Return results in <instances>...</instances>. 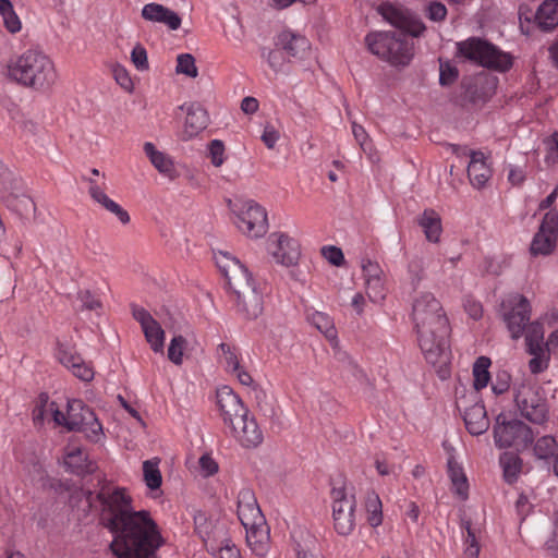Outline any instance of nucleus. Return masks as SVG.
Returning a JSON list of instances; mask_svg holds the SVG:
<instances>
[{
	"instance_id": "obj_18",
	"label": "nucleus",
	"mask_w": 558,
	"mask_h": 558,
	"mask_svg": "<svg viewBox=\"0 0 558 558\" xmlns=\"http://www.w3.org/2000/svg\"><path fill=\"white\" fill-rule=\"evenodd\" d=\"M56 357L62 365L69 368L75 377L84 381H89L94 378L92 366L76 354L70 345L58 342Z\"/></svg>"
},
{
	"instance_id": "obj_36",
	"label": "nucleus",
	"mask_w": 558,
	"mask_h": 558,
	"mask_svg": "<svg viewBox=\"0 0 558 558\" xmlns=\"http://www.w3.org/2000/svg\"><path fill=\"white\" fill-rule=\"evenodd\" d=\"M218 357L227 372L231 373L241 366V356L238 348L229 343H220L218 347Z\"/></svg>"
},
{
	"instance_id": "obj_48",
	"label": "nucleus",
	"mask_w": 558,
	"mask_h": 558,
	"mask_svg": "<svg viewBox=\"0 0 558 558\" xmlns=\"http://www.w3.org/2000/svg\"><path fill=\"white\" fill-rule=\"evenodd\" d=\"M185 342L182 336H175L171 339L168 348V359L175 365L182 364Z\"/></svg>"
},
{
	"instance_id": "obj_52",
	"label": "nucleus",
	"mask_w": 558,
	"mask_h": 558,
	"mask_svg": "<svg viewBox=\"0 0 558 558\" xmlns=\"http://www.w3.org/2000/svg\"><path fill=\"white\" fill-rule=\"evenodd\" d=\"M209 158L215 167H220L225 162V145L219 140H213L208 145Z\"/></svg>"
},
{
	"instance_id": "obj_32",
	"label": "nucleus",
	"mask_w": 558,
	"mask_h": 558,
	"mask_svg": "<svg viewBox=\"0 0 558 558\" xmlns=\"http://www.w3.org/2000/svg\"><path fill=\"white\" fill-rule=\"evenodd\" d=\"M448 475L452 484L454 493L465 499L469 492V482L464 473L463 466L456 460L453 456L448 458Z\"/></svg>"
},
{
	"instance_id": "obj_13",
	"label": "nucleus",
	"mask_w": 558,
	"mask_h": 558,
	"mask_svg": "<svg viewBox=\"0 0 558 558\" xmlns=\"http://www.w3.org/2000/svg\"><path fill=\"white\" fill-rule=\"evenodd\" d=\"M558 239V213L556 209H549L535 233L530 252L532 255H549L556 247Z\"/></svg>"
},
{
	"instance_id": "obj_34",
	"label": "nucleus",
	"mask_w": 558,
	"mask_h": 558,
	"mask_svg": "<svg viewBox=\"0 0 558 558\" xmlns=\"http://www.w3.org/2000/svg\"><path fill=\"white\" fill-rule=\"evenodd\" d=\"M366 521L372 527H378L384 520L383 504L377 493L371 490L364 499Z\"/></svg>"
},
{
	"instance_id": "obj_33",
	"label": "nucleus",
	"mask_w": 558,
	"mask_h": 558,
	"mask_svg": "<svg viewBox=\"0 0 558 558\" xmlns=\"http://www.w3.org/2000/svg\"><path fill=\"white\" fill-rule=\"evenodd\" d=\"M418 225L430 242H438L442 228L440 216L433 209H425L418 218Z\"/></svg>"
},
{
	"instance_id": "obj_41",
	"label": "nucleus",
	"mask_w": 558,
	"mask_h": 558,
	"mask_svg": "<svg viewBox=\"0 0 558 558\" xmlns=\"http://www.w3.org/2000/svg\"><path fill=\"white\" fill-rule=\"evenodd\" d=\"M143 477L146 486L151 489H158L162 483L161 472L159 470V460H146L143 463Z\"/></svg>"
},
{
	"instance_id": "obj_60",
	"label": "nucleus",
	"mask_w": 558,
	"mask_h": 558,
	"mask_svg": "<svg viewBox=\"0 0 558 558\" xmlns=\"http://www.w3.org/2000/svg\"><path fill=\"white\" fill-rule=\"evenodd\" d=\"M3 24L5 28L14 34L21 31L22 23L17 16V14L14 12V9L9 11L5 15L2 16Z\"/></svg>"
},
{
	"instance_id": "obj_38",
	"label": "nucleus",
	"mask_w": 558,
	"mask_h": 558,
	"mask_svg": "<svg viewBox=\"0 0 558 558\" xmlns=\"http://www.w3.org/2000/svg\"><path fill=\"white\" fill-rule=\"evenodd\" d=\"M500 465L504 470V477L507 483L512 484L517 481L518 475L521 472L522 461L521 459L511 452H505L500 457Z\"/></svg>"
},
{
	"instance_id": "obj_16",
	"label": "nucleus",
	"mask_w": 558,
	"mask_h": 558,
	"mask_svg": "<svg viewBox=\"0 0 558 558\" xmlns=\"http://www.w3.org/2000/svg\"><path fill=\"white\" fill-rule=\"evenodd\" d=\"M47 411L51 412L53 421L70 430H78L85 423L86 412L93 411L90 408L84 405L81 400H70L65 413L60 411L54 402L47 404Z\"/></svg>"
},
{
	"instance_id": "obj_8",
	"label": "nucleus",
	"mask_w": 558,
	"mask_h": 558,
	"mask_svg": "<svg viewBox=\"0 0 558 558\" xmlns=\"http://www.w3.org/2000/svg\"><path fill=\"white\" fill-rule=\"evenodd\" d=\"M229 208L233 215V223L238 230L251 239L264 236L268 230L266 209L253 199L232 203Z\"/></svg>"
},
{
	"instance_id": "obj_39",
	"label": "nucleus",
	"mask_w": 558,
	"mask_h": 558,
	"mask_svg": "<svg viewBox=\"0 0 558 558\" xmlns=\"http://www.w3.org/2000/svg\"><path fill=\"white\" fill-rule=\"evenodd\" d=\"M525 343L527 350L546 349L544 342V326L539 322L527 323L525 327Z\"/></svg>"
},
{
	"instance_id": "obj_5",
	"label": "nucleus",
	"mask_w": 558,
	"mask_h": 558,
	"mask_svg": "<svg viewBox=\"0 0 558 558\" xmlns=\"http://www.w3.org/2000/svg\"><path fill=\"white\" fill-rule=\"evenodd\" d=\"M7 77L16 84L34 90H46L57 80L53 61L38 49H27L7 63Z\"/></svg>"
},
{
	"instance_id": "obj_22",
	"label": "nucleus",
	"mask_w": 558,
	"mask_h": 558,
	"mask_svg": "<svg viewBox=\"0 0 558 558\" xmlns=\"http://www.w3.org/2000/svg\"><path fill=\"white\" fill-rule=\"evenodd\" d=\"M457 407L459 410L464 409L463 420L470 434L482 435L488 429L489 420L484 404L476 402L472 407L465 408L463 401L458 400Z\"/></svg>"
},
{
	"instance_id": "obj_45",
	"label": "nucleus",
	"mask_w": 558,
	"mask_h": 558,
	"mask_svg": "<svg viewBox=\"0 0 558 558\" xmlns=\"http://www.w3.org/2000/svg\"><path fill=\"white\" fill-rule=\"evenodd\" d=\"M313 325L327 338H333L336 336V330L333 327L332 319L325 313L316 312L312 315Z\"/></svg>"
},
{
	"instance_id": "obj_43",
	"label": "nucleus",
	"mask_w": 558,
	"mask_h": 558,
	"mask_svg": "<svg viewBox=\"0 0 558 558\" xmlns=\"http://www.w3.org/2000/svg\"><path fill=\"white\" fill-rule=\"evenodd\" d=\"M557 440L553 436H543L534 445V453L538 459H548L557 450Z\"/></svg>"
},
{
	"instance_id": "obj_46",
	"label": "nucleus",
	"mask_w": 558,
	"mask_h": 558,
	"mask_svg": "<svg viewBox=\"0 0 558 558\" xmlns=\"http://www.w3.org/2000/svg\"><path fill=\"white\" fill-rule=\"evenodd\" d=\"M177 73L185 74L189 77H196L198 70L195 65V59L190 53H182L177 59Z\"/></svg>"
},
{
	"instance_id": "obj_37",
	"label": "nucleus",
	"mask_w": 558,
	"mask_h": 558,
	"mask_svg": "<svg viewBox=\"0 0 558 558\" xmlns=\"http://www.w3.org/2000/svg\"><path fill=\"white\" fill-rule=\"evenodd\" d=\"M490 359L486 356H480L476 359L473 365V386L476 391L487 387L490 380L489 366Z\"/></svg>"
},
{
	"instance_id": "obj_11",
	"label": "nucleus",
	"mask_w": 558,
	"mask_h": 558,
	"mask_svg": "<svg viewBox=\"0 0 558 558\" xmlns=\"http://www.w3.org/2000/svg\"><path fill=\"white\" fill-rule=\"evenodd\" d=\"M500 312L511 338H521L531 318L530 301L519 293L508 294L501 301Z\"/></svg>"
},
{
	"instance_id": "obj_21",
	"label": "nucleus",
	"mask_w": 558,
	"mask_h": 558,
	"mask_svg": "<svg viewBox=\"0 0 558 558\" xmlns=\"http://www.w3.org/2000/svg\"><path fill=\"white\" fill-rule=\"evenodd\" d=\"M0 198L8 209L14 211L20 217H27L36 209L34 201L23 191L22 187L17 185V183H15L10 190H1Z\"/></svg>"
},
{
	"instance_id": "obj_49",
	"label": "nucleus",
	"mask_w": 558,
	"mask_h": 558,
	"mask_svg": "<svg viewBox=\"0 0 558 558\" xmlns=\"http://www.w3.org/2000/svg\"><path fill=\"white\" fill-rule=\"evenodd\" d=\"M459 75L458 69L448 61L440 60L439 83L442 86L451 85Z\"/></svg>"
},
{
	"instance_id": "obj_3",
	"label": "nucleus",
	"mask_w": 558,
	"mask_h": 558,
	"mask_svg": "<svg viewBox=\"0 0 558 558\" xmlns=\"http://www.w3.org/2000/svg\"><path fill=\"white\" fill-rule=\"evenodd\" d=\"M412 319L425 360L434 366L446 365L450 359V327L441 303L430 292L421 293L414 299Z\"/></svg>"
},
{
	"instance_id": "obj_62",
	"label": "nucleus",
	"mask_w": 558,
	"mask_h": 558,
	"mask_svg": "<svg viewBox=\"0 0 558 558\" xmlns=\"http://www.w3.org/2000/svg\"><path fill=\"white\" fill-rule=\"evenodd\" d=\"M531 504L526 496L520 495L515 502V510L521 521H523L531 511Z\"/></svg>"
},
{
	"instance_id": "obj_26",
	"label": "nucleus",
	"mask_w": 558,
	"mask_h": 558,
	"mask_svg": "<svg viewBox=\"0 0 558 558\" xmlns=\"http://www.w3.org/2000/svg\"><path fill=\"white\" fill-rule=\"evenodd\" d=\"M89 187L88 193L92 199L104 207L109 213L117 216V218L126 225L130 221V215L118 203L111 199L94 179H88Z\"/></svg>"
},
{
	"instance_id": "obj_42",
	"label": "nucleus",
	"mask_w": 558,
	"mask_h": 558,
	"mask_svg": "<svg viewBox=\"0 0 558 558\" xmlns=\"http://www.w3.org/2000/svg\"><path fill=\"white\" fill-rule=\"evenodd\" d=\"M365 291L372 302L379 303L384 301L387 293L385 276L365 281Z\"/></svg>"
},
{
	"instance_id": "obj_27",
	"label": "nucleus",
	"mask_w": 558,
	"mask_h": 558,
	"mask_svg": "<svg viewBox=\"0 0 558 558\" xmlns=\"http://www.w3.org/2000/svg\"><path fill=\"white\" fill-rule=\"evenodd\" d=\"M186 118L184 125L185 138H192L208 125V114L202 105L193 102L185 107Z\"/></svg>"
},
{
	"instance_id": "obj_53",
	"label": "nucleus",
	"mask_w": 558,
	"mask_h": 558,
	"mask_svg": "<svg viewBox=\"0 0 558 558\" xmlns=\"http://www.w3.org/2000/svg\"><path fill=\"white\" fill-rule=\"evenodd\" d=\"M511 375L507 371H500L496 374L492 384V390L495 395H502L510 388Z\"/></svg>"
},
{
	"instance_id": "obj_28",
	"label": "nucleus",
	"mask_w": 558,
	"mask_h": 558,
	"mask_svg": "<svg viewBox=\"0 0 558 558\" xmlns=\"http://www.w3.org/2000/svg\"><path fill=\"white\" fill-rule=\"evenodd\" d=\"M468 175L473 186L481 189L489 180L492 170L486 162V158L482 151H472L468 166Z\"/></svg>"
},
{
	"instance_id": "obj_6",
	"label": "nucleus",
	"mask_w": 558,
	"mask_h": 558,
	"mask_svg": "<svg viewBox=\"0 0 558 558\" xmlns=\"http://www.w3.org/2000/svg\"><path fill=\"white\" fill-rule=\"evenodd\" d=\"M457 56L498 72L508 71L513 63L511 54L478 37L457 43Z\"/></svg>"
},
{
	"instance_id": "obj_10",
	"label": "nucleus",
	"mask_w": 558,
	"mask_h": 558,
	"mask_svg": "<svg viewBox=\"0 0 558 558\" xmlns=\"http://www.w3.org/2000/svg\"><path fill=\"white\" fill-rule=\"evenodd\" d=\"M494 438L496 446L500 448L514 447L525 449L533 441L532 429L521 421H507L506 415L499 414L494 427Z\"/></svg>"
},
{
	"instance_id": "obj_44",
	"label": "nucleus",
	"mask_w": 558,
	"mask_h": 558,
	"mask_svg": "<svg viewBox=\"0 0 558 558\" xmlns=\"http://www.w3.org/2000/svg\"><path fill=\"white\" fill-rule=\"evenodd\" d=\"M527 352L533 356L529 363L530 371L533 374H539L548 367L549 363V353L546 349L538 350H527Z\"/></svg>"
},
{
	"instance_id": "obj_63",
	"label": "nucleus",
	"mask_w": 558,
	"mask_h": 558,
	"mask_svg": "<svg viewBox=\"0 0 558 558\" xmlns=\"http://www.w3.org/2000/svg\"><path fill=\"white\" fill-rule=\"evenodd\" d=\"M547 550L558 558V518L555 520L551 537L546 542Z\"/></svg>"
},
{
	"instance_id": "obj_50",
	"label": "nucleus",
	"mask_w": 558,
	"mask_h": 558,
	"mask_svg": "<svg viewBox=\"0 0 558 558\" xmlns=\"http://www.w3.org/2000/svg\"><path fill=\"white\" fill-rule=\"evenodd\" d=\"M447 12L446 5L439 1H430L425 8V15L433 22H442Z\"/></svg>"
},
{
	"instance_id": "obj_29",
	"label": "nucleus",
	"mask_w": 558,
	"mask_h": 558,
	"mask_svg": "<svg viewBox=\"0 0 558 558\" xmlns=\"http://www.w3.org/2000/svg\"><path fill=\"white\" fill-rule=\"evenodd\" d=\"M278 44L290 56L296 58H304L311 49L310 40L305 36L295 34L292 31H283L278 36Z\"/></svg>"
},
{
	"instance_id": "obj_1",
	"label": "nucleus",
	"mask_w": 558,
	"mask_h": 558,
	"mask_svg": "<svg viewBox=\"0 0 558 558\" xmlns=\"http://www.w3.org/2000/svg\"><path fill=\"white\" fill-rule=\"evenodd\" d=\"M90 504L99 510L100 523L113 539L110 548L118 558H157L165 539L160 529L147 510H135L126 488L104 485Z\"/></svg>"
},
{
	"instance_id": "obj_51",
	"label": "nucleus",
	"mask_w": 558,
	"mask_h": 558,
	"mask_svg": "<svg viewBox=\"0 0 558 558\" xmlns=\"http://www.w3.org/2000/svg\"><path fill=\"white\" fill-rule=\"evenodd\" d=\"M112 73L117 84H119L121 88L129 93L133 90V81L131 78L129 71L124 66L119 64L116 65L112 70Z\"/></svg>"
},
{
	"instance_id": "obj_4",
	"label": "nucleus",
	"mask_w": 558,
	"mask_h": 558,
	"mask_svg": "<svg viewBox=\"0 0 558 558\" xmlns=\"http://www.w3.org/2000/svg\"><path fill=\"white\" fill-rule=\"evenodd\" d=\"M215 258L231 289L236 311L247 319L260 316L264 311L263 294L248 269L229 253L220 252Z\"/></svg>"
},
{
	"instance_id": "obj_25",
	"label": "nucleus",
	"mask_w": 558,
	"mask_h": 558,
	"mask_svg": "<svg viewBox=\"0 0 558 558\" xmlns=\"http://www.w3.org/2000/svg\"><path fill=\"white\" fill-rule=\"evenodd\" d=\"M143 150L149 159L150 163L160 174L171 180L178 177V171L171 156L158 150L156 146L150 142L144 143Z\"/></svg>"
},
{
	"instance_id": "obj_64",
	"label": "nucleus",
	"mask_w": 558,
	"mask_h": 558,
	"mask_svg": "<svg viewBox=\"0 0 558 558\" xmlns=\"http://www.w3.org/2000/svg\"><path fill=\"white\" fill-rule=\"evenodd\" d=\"M220 558H241V554L239 548L233 545L227 543L219 550Z\"/></svg>"
},
{
	"instance_id": "obj_56",
	"label": "nucleus",
	"mask_w": 558,
	"mask_h": 558,
	"mask_svg": "<svg viewBox=\"0 0 558 558\" xmlns=\"http://www.w3.org/2000/svg\"><path fill=\"white\" fill-rule=\"evenodd\" d=\"M547 155L545 160L547 163H556L558 161V132H554L546 141H545Z\"/></svg>"
},
{
	"instance_id": "obj_12",
	"label": "nucleus",
	"mask_w": 558,
	"mask_h": 558,
	"mask_svg": "<svg viewBox=\"0 0 558 558\" xmlns=\"http://www.w3.org/2000/svg\"><path fill=\"white\" fill-rule=\"evenodd\" d=\"M268 252L277 264L296 266L301 257L299 241L284 232H272L267 240Z\"/></svg>"
},
{
	"instance_id": "obj_30",
	"label": "nucleus",
	"mask_w": 558,
	"mask_h": 558,
	"mask_svg": "<svg viewBox=\"0 0 558 558\" xmlns=\"http://www.w3.org/2000/svg\"><path fill=\"white\" fill-rule=\"evenodd\" d=\"M534 21L543 32H550L558 26V0H544L538 7Z\"/></svg>"
},
{
	"instance_id": "obj_23",
	"label": "nucleus",
	"mask_w": 558,
	"mask_h": 558,
	"mask_svg": "<svg viewBox=\"0 0 558 558\" xmlns=\"http://www.w3.org/2000/svg\"><path fill=\"white\" fill-rule=\"evenodd\" d=\"M141 15L146 21L165 24L172 31L180 28L182 23L181 17L174 11L156 2L145 4Z\"/></svg>"
},
{
	"instance_id": "obj_15",
	"label": "nucleus",
	"mask_w": 558,
	"mask_h": 558,
	"mask_svg": "<svg viewBox=\"0 0 558 558\" xmlns=\"http://www.w3.org/2000/svg\"><path fill=\"white\" fill-rule=\"evenodd\" d=\"M230 430L235 440L243 448H256L264 440V434L259 427L255 416L247 412L246 415L235 421L231 426Z\"/></svg>"
},
{
	"instance_id": "obj_9",
	"label": "nucleus",
	"mask_w": 558,
	"mask_h": 558,
	"mask_svg": "<svg viewBox=\"0 0 558 558\" xmlns=\"http://www.w3.org/2000/svg\"><path fill=\"white\" fill-rule=\"evenodd\" d=\"M513 391L515 404L523 417L535 424H542L547 420V403L530 380L522 379L515 383Z\"/></svg>"
},
{
	"instance_id": "obj_7",
	"label": "nucleus",
	"mask_w": 558,
	"mask_h": 558,
	"mask_svg": "<svg viewBox=\"0 0 558 558\" xmlns=\"http://www.w3.org/2000/svg\"><path fill=\"white\" fill-rule=\"evenodd\" d=\"M330 498L333 529L339 535L348 536L355 529L354 488L342 481L333 482Z\"/></svg>"
},
{
	"instance_id": "obj_58",
	"label": "nucleus",
	"mask_w": 558,
	"mask_h": 558,
	"mask_svg": "<svg viewBox=\"0 0 558 558\" xmlns=\"http://www.w3.org/2000/svg\"><path fill=\"white\" fill-rule=\"evenodd\" d=\"M280 138L279 131L271 124H267L264 128L263 134H262V141L266 145L267 148L272 149L277 142Z\"/></svg>"
},
{
	"instance_id": "obj_55",
	"label": "nucleus",
	"mask_w": 558,
	"mask_h": 558,
	"mask_svg": "<svg viewBox=\"0 0 558 558\" xmlns=\"http://www.w3.org/2000/svg\"><path fill=\"white\" fill-rule=\"evenodd\" d=\"M322 255L333 266H341L344 263V255L341 248L327 245L322 248Z\"/></svg>"
},
{
	"instance_id": "obj_2",
	"label": "nucleus",
	"mask_w": 558,
	"mask_h": 558,
	"mask_svg": "<svg viewBox=\"0 0 558 558\" xmlns=\"http://www.w3.org/2000/svg\"><path fill=\"white\" fill-rule=\"evenodd\" d=\"M378 12L400 32H372L367 34L365 36L367 49L371 53L393 66L408 65L414 57V43L409 36H421L426 29L424 23L408 10L388 2L381 3Z\"/></svg>"
},
{
	"instance_id": "obj_40",
	"label": "nucleus",
	"mask_w": 558,
	"mask_h": 558,
	"mask_svg": "<svg viewBox=\"0 0 558 558\" xmlns=\"http://www.w3.org/2000/svg\"><path fill=\"white\" fill-rule=\"evenodd\" d=\"M78 432L84 433L85 437L92 442H98L104 437L102 425L96 417L94 411L86 412L85 423L78 428Z\"/></svg>"
},
{
	"instance_id": "obj_20",
	"label": "nucleus",
	"mask_w": 558,
	"mask_h": 558,
	"mask_svg": "<svg viewBox=\"0 0 558 558\" xmlns=\"http://www.w3.org/2000/svg\"><path fill=\"white\" fill-rule=\"evenodd\" d=\"M242 525L246 532V543L252 551L257 556L266 555L268 551L270 532L265 518H262L260 522L253 520Z\"/></svg>"
},
{
	"instance_id": "obj_24",
	"label": "nucleus",
	"mask_w": 558,
	"mask_h": 558,
	"mask_svg": "<svg viewBox=\"0 0 558 558\" xmlns=\"http://www.w3.org/2000/svg\"><path fill=\"white\" fill-rule=\"evenodd\" d=\"M238 517L241 523L265 518L257 504L255 493L248 487L242 488L238 494Z\"/></svg>"
},
{
	"instance_id": "obj_19",
	"label": "nucleus",
	"mask_w": 558,
	"mask_h": 558,
	"mask_svg": "<svg viewBox=\"0 0 558 558\" xmlns=\"http://www.w3.org/2000/svg\"><path fill=\"white\" fill-rule=\"evenodd\" d=\"M465 97L473 104L485 102L496 90L497 80L486 73H480L464 80Z\"/></svg>"
},
{
	"instance_id": "obj_61",
	"label": "nucleus",
	"mask_w": 558,
	"mask_h": 558,
	"mask_svg": "<svg viewBox=\"0 0 558 558\" xmlns=\"http://www.w3.org/2000/svg\"><path fill=\"white\" fill-rule=\"evenodd\" d=\"M78 299L82 306L86 310L95 311L101 306L99 300L87 290L81 291L78 293Z\"/></svg>"
},
{
	"instance_id": "obj_35",
	"label": "nucleus",
	"mask_w": 558,
	"mask_h": 558,
	"mask_svg": "<svg viewBox=\"0 0 558 558\" xmlns=\"http://www.w3.org/2000/svg\"><path fill=\"white\" fill-rule=\"evenodd\" d=\"M461 529L464 538V558H477L481 547L476 530L472 526L469 520H463Z\"/></svg>"
},
{
	"instance_id": "obj_17",
	"label": "nucleus",
	"mask_w": 558,
	"mask_h": 558,
	"mask_svg": "<svg viewBox=\"0 0 558 558\" xmlns=\"http://www.w3.org/2000/svg\"><path fill=\"white\" fill-rule=\"evenodd\" d=\"M217 407L223 423L229 427L250 412L240 397L229 387H223L217 391Z\"/></svg>"
},
{
	"instance_id": "obj_47",
	"label": "nucleus",
	"mask_w": 558,
	"mask_h": 558,
	"mask_svg": "<svg viewBox=\"0 0 558 558\" xmlns=\"http://www.w3.org/2000/svg\"><path fill=\"white\" fill-rule=\"evenodd\" d=\"M219 471V464L211 453L205 452L198 459V473L202 477L207 478L214 476Z\"/></svg>"
},
{
	"instance_id": "obj_31",
	"label": "nucleus",
	"mask_w": 558,
	"mask_h": 558,
	"mask_svg": "<svg viewBox=\"0 0 558 558\" xmlns=\"http://www.w3.org/2000/svg\"><path fill=\"white\" fill-rule=\"evenodd\" d=\"M64 465L69 471L75 474L90 473L94 465L87 459V453L76 446H69L64 454Z\"/></svg>"
},
{
	"instance_id": "obj_54",
	"label": "nucleus",
	"mask_w": 558,
	"mask_h": 558,
	"mask_svg": "<svg viewBox=\"0 0 558 558\" xmlns=\"http://www.w3.org/2000/svg\"><path fill=\"white\" fill-rule=\"evenodd\" d=\"M131 60L138 71L148 70L147 51L142 45H136L131 52Z\"/></svg>"
},
{
	"instance_id": "obj_57",
	"label": "nucleus",
	"mask_w": 558,
	"mask_h": 558,
	"mask_svg": "<svg viewBox=\"0 0 558 558\" xmlns=\"http://www.w3.org/2000/svg\"><path fill=\"white\" fill-rule=\"evenodd\" d=\"M362 271L365 281L384 277V271L380 266L369 259L362 262Z\"/></svg>"
},
{
	"instance_id": "obj_14",
	"label": "nucleus",
	"mask_w": 558,
	"mask_h": 558,
	"mask_svg": "<svg viewBox=\"0 0 558 558\" xmlns=\"http://www.w3.org/2000/svg\"><path fill=\"white\" fill-rule=\"evenodd\" d=\"M133 318L141 325L146 341L156 353L163 352L165 331L151 314L142 306L132 305Z\"/></svg>"
},
{
	"instance_id": "obj_59",
	"label": "nucleus",
	"mask_w": 558,
	"mask_h": 558,
	"mask_svg": "<svg viewBox=\"0 0 558 558\" xmlns=\"http://www.w3.org/2000/svg\"><path fill=\"white\" fill-rule=\"evenodd\" d=\"M374 465L381 476L390 475L395 472V465L388 461L384 453L375 456Z\"/></svg>"
}]
</instances>
